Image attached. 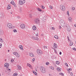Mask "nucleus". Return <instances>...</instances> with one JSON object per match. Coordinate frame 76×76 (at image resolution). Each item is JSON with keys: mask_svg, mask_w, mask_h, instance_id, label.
Masks as SVG:
<instances>
[{"mask_svg": "<svg viewBox=\"0 0 76 76\" xmlns=\"http://www.w3.org/2000/svg\"><path fill=\"white\" fill-rule=\"evenodd\" d=\"M60 23L62 26H64V27L66 26V27L67 28V31H69L71 30L70 28L69 25L67 24L66 25V23L64 22V21L63 20H60Z\"/></svg>", "mask_w": 76, "mask_h": 76, "instance_id": "1", "label": "nucleus"}, {"mask_svg": "<svg viewBox=\"0 0 76 76\" xmlns=\"http://www.w3.org/2000/svg\"><path fill=\"white\" fill-rule=\"evenodd\" d=\"M40 70L41 71V72L43 73H45L46 72V70L45 69V68L43 67L42 66H41L39 68Z\"/></svg>", "mask_w": 76, "mask_h": 76, "instance_id": "2", "label": "nucleus"}, {"mask_svg": "<svg viewBox=\"0 0 76 76\" xmlns=\"http://www.w3.org/2000/svg\"><path fill=\"white\" fill-rule=\"evenodd\" d=\"M37 53L39 55H42V51L39 49L37 50Z\"/></svg>", "mask_w": 76, "mask_h": 76, "instance_id": "3", "label": "nucleus"}, {"mask_svg": "<svg viewBox=\"0 0 76 76\" xmlns=\"http://www.w3.org/2000/svg\"><path fill=\"white\" fill-rule=\"evenodd\" d=\"M7 27L9 28L10 29L12 28V24L10 23H8L7 24Z\"/></svg>", "mask_w": 76, "mask_h": 76, "instance_id": "4", "label": "nucleus"}, {"mask_svg": "<svg viewBox=\"0 0 76 76\" xmlns=\"http://www.w3.org/2000/svg\"><path fill=\"white\" fill-rule=\"evenodd\" d=\"M34 22L35 23H39V18L35 19Z\"/></svg>", "mask_w": 76, "mask_h": 76, "instance_id": "5", "label": "nucleus"}, {"mask_svg": "<svg viewBox=\"0 0 76 76\" xmlns=\"http://www.w3.org/2000/svg\"><path fill=\"white\" fill-rule=\"evenodd\" d=\"M20 27L22 29H23L25 28V26L24 24H22V25H20Z\"/></svg>", "mask_w": 76, "mask_h": 76, "instance_id": "6", "label": "nucleus"}, {"mask_svg": "<svg viewBox=\"0 0 76 76\" xmlns=\"http://www.w3.org/2000/svg\"><path fill=\"white\" fill-rule=\"evenodd\" d=\"M64 6H61V9L62 10H63V11H64V8H65Z\"/></svg>", "mask_w": 76, "mask_h": 76, "instance_id": "7", "label": "nucleus"}, {"mask_svg": "<svg viewBox=\"0 0 76 76\" xmlns=\"http://www.w3.org/2000/svg\"><path fill=\"white\" fill-rule=\"evenodd\" d=\"M29 55L30 56H31V57H34V54L33 53H32L30 52L29 53Z\"/></svg>", "mask_w": 76, "mask_h": 76, "instance_id": "8", "label": "nucleus"}, {"mask_svg": "<svg viewBox=\"0 0 76 76\" xmlns=\"http://www.w3.org/2000/svg\"><path fill=\"white\" fill-rule=\"evenodd\" d=\"M53 45L54 48H57V45L56 44V43H54Z\"/></svg>", "mask_w": 76, "mask_h": 76, "instance_id": "9", "label": "nucleus"}, {"mask_svg": "<svg viewBox=\"0 0 76 76\" xmlns=\"http://www.w3.org/2000/svg\"><path fill=\"white\" fill-rule=\"evenodd\" d=\"M3 30H0V35H3Z\"/></svg>", "mask_w": 76, "mask_h": 76, "instance_id": "10", "label": "nucleus"}, {"mask_svg": "<svg viewBox=\"0 0 76 76\" xmlns=\"http://www.w3.org/2000/svg\"><path fill=\"white\" fill-rule=\"evenodd\" d=\"M19 48L21 50H23V47L22 46V45H20L19 46Z\"/></svg>", "mask_w": 76, "mask_h": 76, "instance_id": "11", "label": "nucleus"}, {"mask_svg": "<svg viewBox=\"0 0 76 76\" xmlns=\"http://www.w3.org/2000/svg\"><path fill=\"white\" fill-rule=\"evenodd\" d=\"M33 72L35 75H37V73L35 71H33Z\"/></svg>", "mask_w": 76, "mask_h": 76, "instance_id": "12", "label": "nucleus"}, {"mask_svg": "<svg viewBox=\"0 0 76 76\" xmlns=\"http://www.w3.org/2000/svg\"><path fill=\"white\" fill-rule=\"evenodd\" d=\"M17 66L18 67V69H19V70L21 69V66H20L19 65H18Z\"/></svg>", "mask_w": 76, "mask_h": 76, "instance_id": "13", "label": "nucleus"}, {"mask_svg": "<svg viewBox=\"0 0 76 76\" xmlns=\"http://www.w3.org/2000/svg\"><path fill=\"white\" fill-rule=\"evenodd\" d=\"M11 7V6H10V4H9L8 5V6L7 7V9H10V7Z\"/></svg>", "mask_w": 76, "mask_h": 76, "instance_id": "14", "label": "nucleus"}, {"mask_svg": "<svg viewBox=\"0 0 76 76\" xmlns=\"http://www.w3.org/2000/svg\"><path fill=\"white\" fill-rule=\"evenodd\" d=\"M68 20L69 21V22H71L72 21V18L70 17H68Z\"/></svg>", "mask_w": 76, "mask_h": 76, "instance_id": "15", "label": "nucleus"}, {"mask_svg": "<svg viewBox=\"0 0 76 76\" xmlns=\"http://www.w3.org/2000/svg\"><path fill=\"white\" fill-rule=\"evenodd\" d=\"M54 37L55 38H56V39H58V37L57 35H55L54 36Z\"/></svg>", "mask_w": 76, "mask_h": 76, "instance_id": "16", "label": "nucleus"}, {"mask_svg": "<svg viewBox=\"0 0 76 76\" xmlns=\"http://www.w3.org/2000/svg\"><path fill=\"white\" fill-rule=\"evenodd\" d=\"M57 70L60 72V71L61 70V69L60 68H57Z\"/></svg>", "mask_w": 76, "mask_h": 76, "instance_id": "17", "label": "nucleus"}, {"mask_svg": "<svg viewBox=\"0 0 76 76\" xmlns=\"http://www.w3.org/2000/svg\"><path fill=\"white\" fill-rule=\"evenodd\" d=\"M33 39H34L35 40H37V39H38V38L37 37H34L33 38Z\"/></svg>", "mask_w": 76, "mask_h": 76, "instance_id": "18", "label": "nucleus"}, {"mask_svg": "<svg viewBox=\"0 0 76 76\" xmlns=\"http://www.w3.org/2000/svg\"><path fill=\"white\" fill-rule=\"evenodd\" d=\"M13 54L14 55H15V56H16V55H17V54H18V53L16 52H14L13 53Z\"/></svg>", "mask_w": 76, "mask_h": 76, "instance_id": "19", "label": "nucleus"}, {"mask_svg": "<svg viewBox=\"0 0 76 76\" xmlns=\"http://www.w3.org/2000/svg\"><path fill=\"white\" fill-rule=\"evenodd\" d=\"M37 10L38 11H39V12H41V11H42V10L39 8H38Z\"/></svg>", "mask_w": 76, "mask_h": 76, "instance_id": "20", "label": "nucleus"}, {"mask_svg": "<svg viewBox=\"0 0 76 76\" xmlns=\"http://www.w3.org/2000/svg\"><path fill=\"white\" fill-rule=\"evenodd\" d=\"M16 56L17 57H20V56L19 55V54H18V53H17V55H16Z\"/></svg>", "mask_w": 76, "mask_h": 76, "instance_id": "21", "label": "nucleus"}, {"mask_svg": "<svg viewBox=\"0 0 76 76\" xmlns=\"http://www.w3.org/2000/svg\"><path fill=\"white\" fill-rule=\"evenodd\" d=\"M59 75H61V76H64V74L63 73L61 72L59 73Z\"/></svg>", "mask_w": 76, "mask_h": 76, "instance_id": "22", "label": "nucleus"}, {"mask_svg": "<svg viewBox=\"0 0 76 76\" xmlns=\"http://www.w3.org/2000/svg\"><path fill=\"white\" fill-rule=\"evenodd\" d=\"M50 69H52V70H54V69L53 66H50Z\"/></svg>", "mask_w": 76, "mask_h": 76, "instance_id": "23", "label": "nucleus"}, {"mask_svg": "<svg viewBox=\"0 0 76 76\" xmlns=\"http://www.w3.org/2000/svg\"><path fill=\"white\" fill-rule=\"evenodd\" d=\"M56 63L57 64H60V62L59 61H56Z\"/></svg>", "mask_w": 76, "mask_h": 76, "instance_id": "24", "label": "nucleus"}, {"mask_svg": "<svg viewBox=\"0 0 76 76\" xmlns=\"http://www.w3.org/2000/svg\"><path fill=\"white\" fill-rule=\"evenodd\" d=\"M17 75H18V73H15L13 74V76H17Z\"/></svg>", "mask_w": 76, "mask_h": 76, "instance_id": "25", "label": "nucleus"}, {"mask_svg": "<svg viewBox=\"0 0 76 76\" xmlns=\"http://www.w3.org/2000/svg\"><path fill=\"white\" fill-rule=\"evenodd\" d=\"M69 45H70V46H72V45H73V43L72 42H70V44H69Z\"/></svg>", "mask_w": 76, "mask_h": 76, "instance_id": "26", "label": "nucleus"}, {"mask_svg": "<svg viewBox=\"0 0 76 76\" xmlns=\"http://www.w3.org/2000/svg\"><path fill=\"white\" fill-rule=\"evenodd\" d=\"M49 7L50 9H53V7L51 5H50L49 6Z\"/></svg>", "mask_w": 76, "mask_h": 76, "instance_id": "27", "label": "nucleus"}, {"mask_svg": "<svg viewBox=\"0 0 76 76\" xmlns=\"http://www.w3.org/2000/svg\"><path fill=\"white\" fill-rule=\"evenodd\" d=\"M7 68L9 66V64L8 63H7Z\"/></svg>", "mask_w": 76, "mask_h": 76, "instance_id": "28", "label": "nucleus"}, {"mask_svg": "<svg viewBox=\"0 0 76 76\" xmlns=\"http://www.w3.org/2000/svg\"><path fill=\"white\" fill-rule=\"evenodd\" d=\"M49 64H50V63H49V62H47L46 63V65H49Z\"/></svg>", "mask_w": 76, "mask_h": 76, "instance_id": "29", "label": "nucleus"}, {"mask_svg": "<svg viewBox=\"0 0 76 76\" xmlns=\"http://www.w3.org/2000/svg\"><path fill=\"white\" fill-rule=\"evenodd\" d=\"M65 64L67 67H69V66H68V64H67V63H65Z\"/></svg>", "mask_w": 76, "mask_h": 76, "instance_id": "30", "label": "nucleus"}, {"mask_svg": "<svg viewBox=\"0 0 76 76\" xmlns=\"http://www.w3.org/2000/svg\"><path fill=\"white\" fill-rule=\"evenodd\" d=\"M33 30H34V31H35V30H36V29H37V27H35L34 28V29H33Z\"/></svg>", "mask_w": 76, "mask_h": 76, "instance_id": "31", "label": "nucleus"}, {"mask_svg": "<svg viewBox=\"0 0 76 76\" xmlns=\"http://www.w3.org/2000/svg\"><path fill=\"white\" fill-rule=\"evenodd\" d=\"M29 17L30 18H31L32 17V15L31 14L29 15Z\"/></svg>", "mask_w": 76, "mask_h": 76, "instance_id": "32", "label": "nucleus"}, {"mask_svg": "<svg viewBox=\"0 0 76 76\" xmlns=\"http://www.w3.org/2000/svg\"><path fill=\"white\" fill-rule=\"evenodd\" d=\"M28 66L30 67H31V69H32V66L30 64L29 65V66Z\"/></svg>", "mask_w": 76, "mask_h": 76, "instance_id": "33", "label": "nucleus"}, {"mask_svg": "<svg viewBox=\"0 0 76 76\" xmlns=\"http://www.w3.org/2000/svg\"><path fill=\"white\" fill-rule=\"evenodd\" d=\"M42 7V9H45V7L44 6L42 5V7Z\"/></svg>", "mask_w": 76, "mask_h": 76, "instance_id": "34", "label": "nucleus"}, {"mask_svg": "<svg viewBox=\"0 0 76 76\" xmlns=\"http://www.w3.org/2000/svg\"><path fill=\"white\" fill-rule=\"evenodd\" d=\"M22 0H19V4H20V3L22 2Z\"/></svg>", "mask_w": 76, "mask_h": 76, "instance_id": "35", "label": "nucleus"}, {"mask_svg": "<svg viewBox=\"0 0 76 76\" xmlns=\"http://www.w3.org/2000/svg\"><path fill=\"white\" fill-rule=\"evenodd\" d=\"M14 32H17V30L16 29H14Z\"/></svg>", "mask_w": 76, "mask_h": 76, "instance_id": "36", "label": "nucleus"}, {"mask_svg": "<svg viewBox=\"0 0 76 76\" xmlns=\"http://www.w3.org/2000/svg\"><path fill=\"white\" fill-rule=\"evenodd\" d=\"M0 41H1V42H3V40L1 39H0Z\"/></svg>", "mask_w": 76, "mask_h": 76, "instance_id": "37", "label": "nucleus"}, {"mask_svg": "<svg viewBox=\"0 0 76 76\" xmlns=\"http://www.w3.org/2000/svg\"><path fill=\"white\" fill-rule=\"evenodd\" d=\"M13 3H14V1H11L10 2V4H12Z\"/></svg>", "mask_w": 76, "mask_h": 76, "instance_id": "38", "label": "nucleus"}, {"mask_svg": "<svg viewBox=\"0 0 76 76\" xmlns=\"http://www.w3.org/2000/svg\"><path fill=\"white\" fill-rule=\"evenodd\" d=\"M72 49L73 50H75V51H76V49L75 48H73Z\"/></svg>", "mask_w": 76, "mask_h": 76, "instance_id": "39", "label": "nucleus"}, {"mask_svg": "<svg viewBox=\"0 0 76 76\" xmlns=\"http://www.w3.org/2000/svg\"><path fill=\"white\" fill-rule=\"evenodd\" d=\"M72 10H75V7H72Z\"/></svg>", "mask_w": 76, "mask_h": 76, "instance_id": "40", "label": "nucleus"}, {"mask_svg": "<svg viewBox=\"0 0 76 76\" xmlns=\"http://www.w3.org/2000/svg\"><path fill=\"white\" fill-rule=\"evenodd\" d=\"M61 26H59V29H61Z\"/></svg>", "mask_w": 76, "mask_h": 76, "instance_id": "41", "label": "nucleus"}, {"mask_svg": "<svg viewBox=\"0 0 76 76\" xmlns=\"http://www.w3.org/2000/svg\"><path fill=\"white\" fill-rule=\"evenodd\" d=\"M35 58H33L32 59V61H35Z\"/></svg>", "mask_w": 76, "mask_h": 76, "instance_id": "42", "label": "nucleus"}, {"mask_svg": "<svg viewBox=\"0 0 76 76\" xmlns=\"http://www.w3.org/2000/svg\"><path fill=\"white\" fill-rule=\"evenodd\" d=\"M21 5H22L23 4H24V2H23V1H22L21 2Z\"/></svg>", "mask_w": 76, "mask_h": 76, "instance_id": "43", "label": "nucleus"}, {"mask_svg": "<svg viewBox=\"0 0 76 76\" xmlns=\"http://www.w3.org/2000/svg\"><path fill=\"white\" fill-rule=\"evenodd\" d=\"M11 62H12V63H13V62H14V60H11Z\"/></svg>", "mask_w": 76, "mask_h": 76, "instance_id": "44", "label": "nucleus"}, {"mask_svg": "<svg viewBox=\"0 0 76 76\" xmlns=\"http://www.w3.org/2000/svg\"><path fill=\"white\" fill-rule=\"evenodd\" d=\"M54 50L55 51V53H57V51L55 49H54Z\"/></svg>", "mask_w": 76, "mask_h": 76, "instance_id": "45", "label": "nucleus"}, {"mask_svg": "<svg viewBox=\"0 0 76 76\" xmlns=\"http://www.w3.org/2000/svg\"><path fill=\"white\" fill-rule=\"evenodd\" d=\"M2 46V44H0V48L1 47V46Z\"/></svg>", "mask_w": 76, "mask_h": 76, "instance_id": "46", "label": "nucleus"}, {"mask_svg": "<svg viewBox=\"0 0 76 76\" xmlns=\"http://www.w3.org/2000/svg\"><path fill=\"white\" fill-rule=\"evenodd\" d=\"M67 38L68 39V40L69 41H70V39H69V37L67 36Z\"/></svg>", "mask_w": 76, "mask_h": 76, "instance_id": "47", "label": "nucleus"}, {"mask_svg": "<svg viewBox=\"0 0 76 76\" xmlns=\"http://www.w3.org/2000/svg\"><path fill=\"white\" fill-rule=\"evenodd\" d=\"M35 27H36V26H33V27H32L33 29H34V28H35Z\"/></svg>", "mask_w": 76, "mask_h": 76, "instance_id": "48", "label": "nucleus"}, {"mask_svg": "<svg viewBox=\"0 0 76 76\" xmlns=\"http://www.w3.org/2000/svg\"><path fill=\"white\" fill-rule=\"evenodd\" d=\"M23 1V3H24H24H25V1L24 0L23 1Z\"/></svg>", "mask_w": 76, "mask_h": 76, "instance_id": "49", "label": "nucleus"}, {"mask_svg": "<svg viewBox=\"0 0 76 76\" xmlns=\"http://www.w3.org/2000/svg\"><path fill=\"white\" fill-rule=\"evenodd\" d=\"M67 13L68 15H69V11L67 12Z\"/></svg>", "mask_w": 76, "mask_h": 76, "instance_id": "50", "label": "nucleus"}, {"mask_svg": "<svg viewBox=\"0 0 76 76\" xmlns=\"http://www.w3.org/2000/svg\"><path fill=\"white\" fill-rule=\"evenodd\" d=\"M52 29H53V30H54V29H55V28H54L53 27H52Z\"/></svg>", "mask_w": 76, "mask_h": 76, "instance_id": "51", "label": "nucleus"}, {"mask_svg": "<svg viewBox=\"0 0 76 76\" xmlns=\"http://www.w3.org/2000/svg\"><path fill=\"white\" fill-rule=\"evenodd\" d=\"M7 69V70H9V71H10H10H11V69H9H9Z\"/></svg>", "mask_w": 76, "mask_h": 76, "instance_id": "52", "label": "nucleus"}, {"mask_svg": "<svg viewBox=\"0 0 76 76\" xmlns=\"http://www.w3.org/2000/svg\"><path fill=\"white\" fill-rule=\"evenodd\" d=\"M61 54H62L61 52H59V54H60V55H61Z\"/></svg>", "mask_w": 76, "mask_h": 76, "instance_id": "53", "label": "nucleus"}, {"mask_svg": "<svg viewBox=\"0 0 76 76\" xmlns=\"http://www.w3.org/2000/svg\"><path fill=\"white\" fill-rule=\"evenodd\" d=\"M72 69L71 68H69V70H70L71 71H72Z\"/></svg>", "mask_w": 76, "mask_h": 76, "instance_id": "54", "label": "nucleus"}, {"mask_svg": "<svg viewBox=\"0 0 76 76\" xmlns=\"http://www.w3.org/2000/svg\"><path fill=\"white\" fill-rule=\"evenodd\" d=\"M14 6L15 7H16V4H15L14 5Z\"/></svg>", "mask_w": 76, "mask_h": 76, "instance_id": "55", "label": "nucleus"}, {"mask_svg": "<svg viewBox=\"0 0 76 76\" xmlns=\"http://www.w3.org/2000/svg\"><path fill=\"white\" fill-rule=\"evenodd\" d=\"M71 76H73V73H71Z\"/></svg>", "mask_w": 76, "mask_h": 76, "instance_id": "56", "label": "nucleus"}, {"mask_svg": "<svg viewBox=\"0 0 76 76\" xmlns=\"http://www.w3.org/2000/svg\"><path fill=\"white\" fill-rule=\"evenodd\" d=\"M27 66H29V65L30 64L28 63L27 64Z\"/></svg>", "mask_w": 76, "mask_h": 76, "instance_id": "57", "label": "nucleus"}, {"mask_svg": "<svg viewBox=\"0 0 76 76\" xmlns=\"http://www.w3.org/2000/svg\"><path fill=\"white\" fill-rule=\"evenodd\" d=\"M13 3V4L12 3V5H15V2H14Z\"/></svg>", "mask_w": 76, "mask_h": 76, "instance_id": "58", "label": "nucleus"}, {"mask_svg": "<svg viewBox=\"0 0 76 76\" xmlns=\"http://www.w3.org/2000/svg\"><path fill=\"white\" fill-rule=\"evenodd\" d=\"M7 63H5L4 65H7Z\"/></svg>", "mask_w": 76, "mask_h": 76, "instance_id": "59", "label": "nucleus"}, {"mask_svg": "<svg viewBox=\"0 0 76 76\" xmlns=\"http://www.w3.org/2000/svg\"><path fill=\"white\" fill-rule=\"evenodd\" d=\"M67 70L69 72L68 73H70V71L69 70Z\"/></svg>", "mask_w": 76, "mask_h": 76, "instance_id": "60", "label": "nucleus"}, {"mask_svg": "<svg viewBox=\"0 0 76 76\" xmlns=\"http://www.w3.org/2000/svg\"><path fill=\"white\" fill-rule=\"evenodd\" d=\"M41 36H43V35H44L43 34H41Z\"/></svg>", "mask_w": 76, "mask_h": 76, "instance_id": "61", "label": "nucleus"}, {"mask_svg": "<svg viewBox=\"0 0 76 76\" xmlns=\"http://www.w3.org/2000/svg\"><path fill=\"white\" fill-rule=\"evenodd\" d=\"M74 26H75V27H76V24H74Z\"/></svg>", "mask_w": 76, "mask_h": 76, "instance_id": "62", "label": "nucleus"}, {"mask_svg": "<svg viewBox=\"0 0 76 76\" xmlns=\"http://www.w3.org/2000/svg\"><path fill=\"white\" fill-rule=\"evenodd\" d=\"M7 65H5V64H4V66H5V67H7V66H6Z\"/></svg>", "mask_w": 76, "mask_h": 76, "instance_id": "63", "label": "nucleus"}, {"mask_svg": "<svg viewBox=\"0 0 76 76\" xmlns=\"http://www.w3.org/2000/svg\"><path fill=\"white\" fill-rule=\"evenodd\" d=\"M20 11H22V9H20Z\"/></svg>", "mask_w": 76, "mask_h": 76, "instance_id": "64", "label": "nucleus"}]
</instances>
